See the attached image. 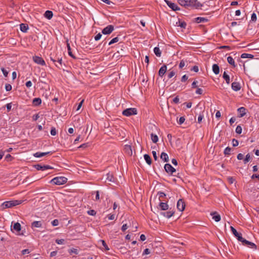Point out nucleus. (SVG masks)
<instances>
[{"mask_svg": "<svg viewBox=\"0 0 259 259\" xmlns=\"http://www.w3.org/2000/svg\"><path fill=\"white\" fill-rule=\"evenodd\" d=\"M50 59L54 63L58 62V64H55L56 66L59 69L62 67V59L61 55H59V52H56L55 54H50Z\"/></svg>", "mask_w": 259, "mask_h": 259, "instance_id": "nucleus-1", "label": "nucleus"}, {"mask_svg": "<svg viewBox=\"0 0 259 259\" xmlns=\"http://www.w3.org/2000/svg\"><path fill=\"white\" fill-rule=\"evenodd\" d=\"M22 200H13L5 201L3 203L1 206V209L4 210L7 208H11L12 207L16 206L22 203Z\"/></svg>", "mask_w": 259, "mask_h": 259, "instance_id": "nucleus-2", "label": "nucleus"}, {"mask_svg": "<svg viewBox=\"0 0 259 259\" xmlns=\"http://www.w3.org/2000/svg\"><path fill=\"white\" fill-rule=\"evenodd\" d=\"M67 181V179L64 177H55L53 179L51 182L55 185H62L65 184Z\"/></svg>", "mask_w": 259, "mask_h": 259, "instance_id": "nucleus-3", "label": "nucleus"}, {"mask_svg": "<svg viewBox=\"0 0 259 259\" xmlns=\"http://www.w3.org/2000/svg\"><path fill=\"white\" fill-rule=\"evenodd\" d=\"M137 114V110L135 108H130L124 110L122 111V114L126 116H130Z\"/></svg>", "mask_w": 259, "mask_h": 259, "instance_id": "nucleus-4", "label": "nucleus"}, {"mask_svg": "<svg viewBox=\"0 0 259 259\" xmlns=\"http://www.w3.org/2000/svg\"><path fill=\"white\" fill-rule=\"evenodd\" d=\"M114 30V26L112 25H109L104 28L102 33L104 34H109Z\"/></svg>", "mask_w": 259, "mask_h": 259, "instance_id": "nucleus-5", "label": "nucleus"}, {"mask_svg": "<svg viewBox=\"0 0 259 259\" xmlns=\"http://www.w3.org/2000/svg\"><path fill=\"white\" fill-rule=\"evenodd\" d=\"M185 203L183 199H180L178 200L177 207L179 210L183 211L185 208Z\"/></svg>", "mask_w": 259, "mask_h": 259, "instance_id": "nucleus-6", "label": "nucleus"}, {"mask_svg": "<svg viewBox=\"0 0 259 259\" xmlns=\"http://www.w3.org/2000/svg\"><path fill=\"white\" fill-rule=\"evenodd\" d=\"M164 169L166 172L169 174L172 175L174 172H176V169L173 167L170 164L166 163L164 165Z\"/></svg>", "mask_w": 259, "mask_h": 259, "instance_id": "nucleus-7", "label": "nucleus"}, {"mask_svg": "<svg viewBox=\"0 0 259 259\" xmlns=\"http://www.w3.org/2000/svg\"><path fill=\"white\" fill-rule=\"evenodd\" d=\"M167 6L171 8L173 11H176L178 10H180V8L175 3H173L168 0H164Z\"/></svg>", "mask_w": 259, "mask_h": 259, "instance_id": "nucleus-8", "label": "nucleus"}, {"mask_svg": "<svg viewBox=\"0 0 259 259\" xmlns=\"http://www.w3.org/2000/svg\"><path fill=\"white\" fill-rule=\"evenodd\" d=\"M33 60L35 63L37 64H39L42 66L46 65L45 61L41 57L37 56H33Z\"/></svg>", "mask_w": 259, "mask_h": 259, "instance_id": "nucleus-9", "label": "nucleus"}, {"mask_svg": "<svg viewBox=\"0 0 259 259\" xmlns=\"http://www.w3.org/2000/svg\"><path fill=\"white\" fill-rule=\"evenodd\" d=\"M35 167L37 170L42 171L48 169H53L52 167L48 165H41L40 164H36L35 165Z\"/></svg>", "mask_w": 259, "mask_h": 259, "instance_id": "nucleus-10", "label": "nucleus"}, {"mask_svg": "<svg viewBox=\"0 0 259 259\" xmlns=\"http://www.w3.org/2000/svg\"><path fill=\"white\" fill-rule=\"evenodd\" d=\"M231 230L232 232V233L234 234V235L237 238L238 240H241L242 239V234L240 233H238L237 230L232 226H231L230 227Z\"/></svg>", "mask_w": 259, "mask_h": 259, "instance_id": "nucleus-11", "label": "nucleus"}, {"mask_svg": "<svg viewBox=\"0 0 259 259\" xmlns=\"http://www.w3.org/2000/svg\"><path fill=\"white\" fill-rule=\"evenodd\" d=\"M246 110H247V109L243 107L239 108L237 109V111L239 113L238 117H243L246 114Z\"/></svg>", "mask_w": 259, "mask_h": 259, "instance_id": "nucleus-12", "label": "nucleus"}, {"mask_svg": "<svg viewBox=\"0 0 259 259\" xmlns=\"http://www.w3.org/2000/svg\"><path fill=\"white\" fill-rule=\"evenodd\" d=\"M232 89L234 91H238L241 89L240 84L238 82H233L231 85Z\"/></svg>", "mask_w": 259, "mask_h": 259, "instance_id": "nucleus-13", "label": "nucleus"}, {"mask_svg": "<svg viewBox=\"0 0 259 259\" xmlns=\"http://www.w3.org/2000/svg\"><path fill=\"white\" fill-rule=\"evenodd\" d=\"M167 70V67L166 65H163L160 68L159 72H158V75L160 77H162L164 74L165 73Z\"/></svg>", "mask_w": 259, "mask_h": 259, "instance_id": "nucleus-14", "label": "nucleus"}, {"mask_svg": "<svg viewBox=\"0 0 259 259\" xmlns=\"http://www.w3.org/2000/svg\"><path fill=\"white\" fill-rule=\"evenodd\" d=\"M210 215L212 216V219L215 222H218L221 220V215L219 214L217 212H212L210 213Z\"/></svg>", "mask_w": 259, "mask_h": 259, "instance_id": "nucleus-15", "label": "nucleus"}, {"mask_svg": "<svg viewBox=\"0 0 259 259\" xmlns=\"http://www.w3.org/2000/svg\"><path fill=\"white\" fill-rule=\"evenodd\" d=\"M52 152L51 151L47 152H36L33 154V156L35 157H41L44 156H46L49 154H52Z\"/></svg>", "mask_w": 259, "mask_h": 259, "instance_id": "nucleus-16", "label": "nucleus"}, {"mask_svg": "<svg viewBox=\"0 0 259 259\" xmlns=\"http://www.w3.org/2000/svg\"><path fill=\"white\" fill-rule=\"evenodd\" d=\"M158 208L162 210H166L168 209V205L167 203L161 202L159 203Z\"/></svg>", "mask_w": 259, "mask_h": 259, "instance_id": "nucleus-17", "label": "nucleus"}, {"mask_svg": "<svg viewBox=\"0 0 259 259\" xmlns=\"http://www.w3.org/2000/svg\"><path fill=\"white\" fill-rule=\"evenodd\" d=\"M161 215H163L164 217L167 218H170L171 217H172L174 214L175 213V211H168L167 212H162L160 213Z\"/></svg>", "mask_w": 259, "mask_h": 259, "instance_id": "nucleus-18", "label": "nucleus"}, {"mask_svg": "<svg viewBox=\"0 0 259 259\" xmlns=\"http://www.w3.org/2000/svg\"><path fill=\"white\" fill-rule=\"evenodd\" d=\"M20 28L21 31L26 32L28 29V26L26 24L22 23L20 25Z\"/></svg>", "mask_w": 259, "mask_h": 259, "instance_id": "nucleus-19", "label": "nucleus"}, {"mask_svg": "<svg viewBox=\"0 0 259 259\" xmlns=\"http://www.w3.org/2000/svg\"><path fill=\"white\" fill-rule=\"evenodd\" d=\"M44 16L48 19H51L53 16V13L51 11L47 10L45 13Z\"/></svg>", "mask_w": 259, "mask_h": 259, "instance_id": "nucleus-20", "label": "nucleus"}, {"mask_svg": "<svg viewBox=\"0 0 259 259\" xmlns=\"http://www.w3.org/2000/svg\"><path fill=\"white\" fill-rule=\"evenodd\" d=\"M32 103L34 106H39L41 103V100L39 98H35L33 100Z\"/></svg>", "mask_w": 259, "mask_h": 259, "instance_id": "nucleus-21", "label": "nucleus"}, {"mask_svg": "<svg viewBox=\"0 0 259 259\" xmlns=\"http://www.w3.org/2000/svg\"><path fill=\"white\" fill-rule=\"evenodd\" d=\"M212 71L215 74H218L220 72V67L218 64H213L212 65Z\"/></svg>", "mask_w": 259, "mask_h": 259, "instance_id": "nucleus-22", "label": "nucleus"}, {"mask_svg": "<svg viewBox=\"0 0 259 259\" xmlns=\"http://www.w3.org/2000/svg\"><path fill=\"white\" fill-rule=\"evenodd\" d=\"M42 226V224L40 221H34L31 224L32 228H40Z\"/></svg>", "mask_w": 259, "mask_h": 259, "instance_id": "nucleus-23", "label": "nucleus"}, {"mask_svg": "<svg viewBox=\"0 0 259 259\" xmlns=\"http://www.w3.org/2000/svg\"><path fill=\"white\" fill-rule=\"evenodd\" d=\"M223 78L226 80V82L227 84H229L230 83V78L229 75L226 73V71H224L223 74Z\"/></svg>", "mask_w": 259, "mask_h": 259, "instance_id": "nucleus-24", "label": "nucleus"}, {"mask_svg": "<svg viewBox=\"0 0 259 259\" xmlns=\"http://www.w3.org/2000/svg\"><path fill=\"white\" fill-rule=\"evenodd\" d=\"M227 61L230 65L233 66V67H235L236 66L235 63V61L232 57H231V56L228 57H227Z\"/></svg>", "mask_w": 259, "mask_h": 259, "instance_id": "nucleus-25", "label": "nucleus"}, {"mask_svg": "<svg viewBox=\"0 0 259 259\" xmlns=\"http://www.w3.org/2000/svg\"><path fill=\"white\" fill-rule=\"evenodd\" d=\"M178 3L182 6L185 8H188V1L186 0H178Z\"/></svg>", "mask_w": 259, "mask_h": 259, "instance_id": "nucleus-26", "label": "nucleus"}, {"mask_svg": "<svg viewBox=\"0 0 259 259\" xmlns=\"http://www.w3.org/2000/svg\"><path fill=\"white\" fill-rule=\"evenodd\" d=\"M68 55L73 59H76V57L72 54L70 46L69 43L67 44Z\"/></svg>", "mask_w": 259, "mask_h": 259, "instance_id": "nucleus-27", "label": "nucleus"}, {"mask_svg": "<svg viewBox=\"0 0 259 259\" xmlns=\"http://www.w3.org/2000/svg\"><path fill=\"white\" fill-rule=\"evenodd\" d=\"M160 158L162 159L164 162H167L168 161V156L165 152H162L160 155Z\"/></svg>", "mask_w": 259, "mask_h": 259, "instance_id": "nucleus-28", "label": "nucleus"}, {"mask_svg": "<svg viewBox=\"0 0 259 259\" xmlns=\"http://www.w3.org/2000/svg\"><path fill=\"white\" fill-rule=\"evenodd\" d=\"M144 159L148 165H151L152 163V160L150 156L147 154L144 155Z\"/></svg>", "mask_w": 259, "mask_h": 259, "instance_id": "nucleus-29", "label": "nucleus"}, {"mask_svg": "<svg viewBox=\"0 0 259 259\" xmlns=\"http://www.w3.org/2000/svg\"><path fill=\"white\" fill-rule=\"evenodd\" d=\"M21 226L20 223H15L13 226V229L17 232H19L21 230Z\"/></svg>", "mask_w": 259, "mask_h": 259, "instance_id": "nucleus-30", "label": "nucleus"}, {"mask_svg": "<svg viewBox=\"0 0 259 259\" xmlns=\"http://www.w3.org/2000/svg\"><path fill=\"white\" fill-rule=\"evenodd\" d=\"M106 180H108L109 182H114V179L113 175L109 172L107 173L106 174Z\"/></svg>", "mask_w": 259, "mask_h": 259, "instance_id": "nucleus-31", "label": "nucleus"}, {"mask_svg": "<svg viewBox=\"0 0 259 259\" xmlns=\"http://www.w3.org/2000/svg\"><path fill=\"white\" fill-rule=\"evenodd\" d=\"M207 19L203 17H197L195 18V22L197 23L207 22Z\"/></svg>", "mask_w": 259, "mask_h": 259, "instance_id": "nucleus-32", "label": "nucleus"}, {"mask_svg": "<svg viewBox=\"0 0 259 259\" xmlns=\"http://www.w3.org/2000/svg\"><path fill=\"white\" fill-rule=\"evenodd\" d=\"M154 52L157 57H160L161 55V51L158 47H155L154 49Z\"/></svg>", "mask_w": 259, "mask_h": 259, "instance_id": "nucleus-33", "label": "nucleus"}, {"mask_svg": "<svg viewBox=\"0 0 259 259\" xmlns=\"http://www.w3.org/2000/svg\"><path fill=\"white\" fill-rule=\"evenodd\" d=\"M151 138L152 142L154 143H156L158 141V136L153 133L151 134Z\"/></svg>", "mask_w": 259, "mask_h": 259, "instance_id": "nucleus-34", "label": "nucleus"}, {"mask_svg": "<svg viewBox=\"0 0 259 259\" xmlns=\"http://www.w3.org/2000/svg\"><path fill=\"white\" fill-rule=\"evenodd\" d=\"M245 246H247L251 248L256 249V246L254 243L250 242L249 241L247 242L246 244H245Z\"/></svg>", "mask_w": 259, "mask_h": 259, "instance_id": "nucleus-35", "label": "nucleus"}, {"mask_svg": "<svg viewBox=\"0 0 259 259\" xmlns=\"http://www.w3.org/2000/svg\"><path fill=\"white\" fill-rule=\"evenodd\" d=\"M251 159V157L250 156V155L249 153H248L245 158L243 159V162L244 164L247 163L249 160H250Z\"/></svg>", "mask_w": 259, "mask_h": 259, "instance_id": "nucleus-36", "label": "nucleus"}, {"mask_svg": "<svg viewBox=\"0 0 259 259\" xmlns=\"http://www.w3.org/2000/svg\"><path fill=\"white\" fill-rule=\"evenodd\" d=\"M196 3L194 4V8L196 9H199L202 6V4H201L200 2H199L197 0H195Z\"/></svg>", "mask_w": 259, "mask_h": 259, "instance_id": "nucleus-37", "label": "nucleus"}, {"mask_svg": "<svg viewBox=\"0 0 259 259\" xmlns=\"http://www.w3.org/2000/svg\"><path fill=\"white\" fill-rule=\"evenodd\" d=\"M99 242H101L102 245L105 247V250H109V248L108 247V245L106 243L105 241L103 240H100Z\"/></svg>", "mask_w": 259, "mask_h": 259, "instance_id": "nucleus-38", "label": "nucleus"}, {"mask_svg": "<svg viewBox=\"0 0 259 259\" xmlns=\"http://www.w3.org/2000/svg\"><path fill=\"white\" fill-rule=\"evenodd\" d=\"M157 195L159 196V199L160 201H162V200H161V198L165 197L166 196V194L162 192H158Z\"/></svg>", "mask_w": 259, "mask_h": 259, "instance_id": "nucleus-39", "label": "nucleus"}, {"mask_svg": "<svg viewBox=\"0 0 259 259\" xmlns=\"http://www.w3.org/2000/svg\"><path fill=\"white\" fill-rule=\"evenodd\" d=\"M188 7H194V4L196 3V1L195 0H189L188 1Z\"/></svg>", "mask_w": 259, "mask_h": 259, "instance_id": "nucleus-40", "label": "nucleus"}, {"mask_svg": "<svg viewBox=\"0 0 259 259\" xmlns=\"http://www.w3.org/2000/svg\"><path fill=\"white\" fill-rule=\"evenodd\" d=\"M118 40L119 38L118 37H114L112 39H111V41L109 42V45H111L114 43H115L118 41Z\"/></svg>", "mask_w": 259, "mask_h": 259, "instance_id": "nucleus-41", "label": "nucleus"}, {"mask_svg": "<svg viewBox=\"0 0 259 259\" xmlns=\"http://www.w3.org/2000/svg\"><path fill=\"white\" fill-rule=\"evenodd\" d=\"M231 151V148H230L229 147H227L224 150V154L225 155L230 154Z\"/></svg>", "mask_w": 259, "mask_h": 259, "instance_id": "nucleus-42", "label": "nucleus"}, {"mask_svg": "<svg viewBox=\"0 0 259 259\" xmlns=\"http://www.w3.org/2000/svg\"><path fill=\"white\" fill-rule=\"evenodd\" d=\"M87 213L88 214H89L90 215L94 216L96 214V211L94 209H91V210H88Z\"/></svg>", "mask_w": 259, "mask_h": 259, "instance_id": "nucleus-43", "label": "nucleus"}, {"mask_svg": "<svg viewBox=\"0 0 259 259\" xmlns=\"http://www.w3.org/2000/svg\"><path fill=\"white\" fill-rule=\"evenodd\" d=\"M69 252L71 254V253H74L75 254H78V250L77 249H75V248H71L69 250Z\"/></svg>", "mask_w": 259, "mask_h": 259, "instance_id": "nucleus-44", "label": "nucleus"}, {"mask_svg": "<svg viewBox=\"0 0 259 259\" xmlns=\"http://www.w3.org/2000/svg\"><path fill=\"white\" fill-rule=\"evenodd\" d=\"M236 133L240 134L242 133V127L240 125H238L236 128Z\"/></svg>", "mask_w": 259, "mask_h": 259, "instance_id": "nucleus-45", "label": "nucleus"}, {"mask_svg": "<svg viewBox=\"0 0 259 259\" xmlns=\"http://www.w3.org/2000/svg\"><path fill=\"white\" fill-rule=\"evenodd\" d=\"M51 134L52 136H55L57 134V131L54 127H52L51 130Z\"/></svg>", "mask_w": 259, "mask_h": 259, "instance_id": "nucleus-46", "label": "nucleus"}, {"mask_svg": "<svg viewBox=\"0 0 259 259\" xmlns=\"http://www.w3.org/2000/svg\"><path fill=\"white\" fill-rule=\"evenodd\" d=\"M13 159V158L12 157V156L8 154H7L6 157H5V159L7 161H11L12 159Z\"/></svg>", "mask_w": 259, "mask_h": 259, "instance_id": "nucleus-47", "label": "nucleus"}, {"mask_svg": "<svg viewBox=\"0 0 259 259\" xmlns=\"http://www.w3.org/2000/svg\"><path fill=\"white\" fill-rule=\"evenodd\" d=\"M5 89L7 91H10L12 90V86L10 84H6L5 85Z\"/></svg>", "mask_w": 259, "mask_h": 259, "instance_id": "nucleus-48", "label": "nucleus"}, {"mask_svg": "<svg viewBox=\"0 0 259 259\" xmlns=\"http://www.w3.org/2000/svg\"><path fill=\"white\" fill-rule=\"evenodd\" d=\"M238 144H239V142H238V140H237L235 139H233L232 140V145L234 147L237 146L238 145Z\"/></svg>", "mask_w": 259, "mask_h": 259, "instance_id": "nucleus-49", "label": "nucleus"}, {"mask_svg": "<svg viewBox=\"0 0 259 259\" xmlns=\"http://www.w3.org/2000/svg\"><path fill=\"white\" fill-rule=\"evenodd\" d=\"M1 70L5 77H7L8 75V71H7L4 68H2Z\"/></svg>", "mask_w": 259, "mask_h": 259, "instance_id": "nucleus-50", "label": "nucleus"}, {"mask_svg": "<svg viewBox=\"0 0 259 259\" xmlns=\"http://www.w3.org/2000/svg\"><path fill=\"white\" fill-rule=\"evenodd\" d=\"M58 224H59V221L57 219H55L52 222V225L53 226H57L58 225Z\"/></svg>", "mask_w": 259, "mask_h": 259, "instance_id": "nucleus-51", "label": "nucleus"}, {"mask_svg": "<svg viewBox=\"0 0 259 259\" xmlns=\"http://www.w3.org/2000/svg\"><path fill=\"white\" fill-rule=\"evenodd\" d=\"M101 37H102V34H101L100 33H99L98 34H97L95 36V40L98 41V40H99V39H100V38H101Z\"/></svg>", "mask_w": 259, "mask_h": 259, "instance_id": "nucleus-52", "label": "nucleus"}, {"mask_svg": "<svg viewBox=\"0 0 259 259\" xmlns=\"http://www.w3.org/2000/svg\"><path fill=\"white\" fill-rule=\"evenodd\" d=\"M185 65V61L183 60H181L180 63V64H179L180 68L182 69Z\"/></svg>", "mask_w": 259, "mask_h": 259, "instance_id": "nucleus-53", "label": "nucleus"}, {"mask_svg": "<svg viewBox=\"0 0 259 259\" xmlns=\"http://www.w3.org/2000/svg\"><path fill=\"white\" fill-rule=\"evenodd\" d=\"M203 118V114H200L198 117V122L200 123Z\"/></svg>", "mask_w": 259, "mask_h": 259, "instance_id": "nucleus-54", "label": "nucleus"}, {"mask_svg": "<svg viewBox=\"0 0 259 259\" xmlns=\"http://www.w3.org/2000/svg\"><path fill=\"white\" fill-rule=\"evenodd\" d=\"M175 75V72L174 71H171V72H170L168 74V78H171V77H172L174 75Z\"/></svg>", "mask_w": 259, "mask_h": 259, "instance_id": "nucleus-55", "label": "nucleus"}, {"mask_svg": "<svg viewBox=\"0 0 259 259\" xmlns=\"http://www.w3.org/2000/svg\"><path fill=\"white\" fill-rule=\"evenodd\" d=\"M251 19L252 21H255L256 20V15L254 13L252 14Z\"/></svg>", "mask_w": 259, "mask_h": 259, "instance_id": "nucleus-56", "label": "nucleus"}, {"mask_svg": "<svg viewBox=\"0 0 259 259\" xmlns=\"http://www.w3.org/2000/svg\"><path fill=\"white\" fill-rule=\"evenodd\" d=\"M179 97L177 96L173 99V102L175 104H178L179 103Z\"/></svg>", "mask_w": 259, "mask_h": 259, "instance_id": "nucleus-57", "label": "nucleus"}, {"mask_svg": "<svg viewBox=\"0 0 259 259\" xmlns=\"http://www.w3.org/2000/svg\"><path fill=\"white\" fill-rule=\"evenodd\" d=\"M185 120V118L184 117H183V116L181 117L180 118L179 121V124H182V123H183L184 122Z\"/></svg>", "mask_w": 259, "mask_h": 259, "instance_id": "nucleus-58", "label": "nucleus"}, {"mask_svg": "<svg viewBox=\"0 0 259 259\" xmlns=\"http://www.w3.org/2000/svg\"><path fill=\"white\" fill-rule=\"evenodd\" d=\"M196 93L198 95H202L203 93V90L200 88H198L196 91Z\"/></svg>", "mask_w": 259, "mask_h": 259, "instance_id": "nucleus-59", "label": "nucleus"}, {"mask_svg": "<svg viewBox=\"0 0 259 259\" xmlns=\"http://www.w3.org/2000/svg\"><path fill=\"white\" fill-rule=\"evenodd\" d=\"M128 226L127 225V224H123L121 227V230L123 232H124L127 228Z\"/></svg>", "mask_w": 259, "mask_h": 259, "instance_id": "nucleus-60", "label": "nucleus"}, {"mask_svg": "<svg viewBox=\"0 0 259 259\" xmlns=\"http://www.w3.org/2000/svg\"><path fill=\"white\" fill-rule=\"evenodd\" d=\"M56 242L58 244H63L64 242V239H57L56 240Z\"/></svg>", "mask_w": 259, "mask_h": 259, "instance_id": "nucleus-61", "label": "nucleus"}, {"mask_svg": "<svg viewBox=\"0 0 259 259\" xmlns=\"http://www.w3.org/2000/svg\"><path fill=\"white\" fill-rule=\"evenodd\" d=\"M244 155L242 153H239L237 155V158L238 160H242L243 159Z\"/></svg>", "mask_w": 259, "mask_h": 259, "instance_id": "nucleus-62", "label": "nucleus"}, {"mask_svg": "<svg viewBox=\"0 0 259 259\" xmlns=\"http://www.w3.org/2000/svg\"><path fill=\"white\" fill-rule=\"evenodd\" d=\"M191 70L194 71L195 72H197L199 70V68L197 66H194L192 68Z\"/></svg>", "mask_w": 259, "mask_h": 259, "instance_id": "nucleus-63", "label": "nucleus"}, {"mask_svg": "<svg viewBox=\"0 0 259 259\" xmlns=\"http://www.w3.org/2000/svg\"><path fill=\"white\" fill-rule=\"evenodd\" d=\"M188 77L186 75H184L182 76V77L181 78V81L182 82H185L188 79Z\"/></svg>", "mask_w": 259, "mask_h": 259, "instance_id": "nucleus-64", "label": "nucleus"}]
</instances>
